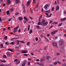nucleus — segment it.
<instances>
[{
	"label": "nucleus",
	"mask_w": 66,
	"mask_h": 66,
	"mask_svg": "<svg viewBox=\"0 0 66 66\" xmlns=\"http://www.w3.org/2000/svg\"><path fill=\"white\" fill-rule=\"evenodd\" d=\"M15 2L16 3H20V1L19 0H15Z\"/></svg>",
	"instance_id": "nucleus-12"
},
{
	"label": "nucleus",
	"mask_w": 66,
	"mask_h": 66,
	"mask_svg": "<svg viewBox=\"0 0 66 66\" xmlns=\"http://www.w3.org/2000/svg\"><path fill=\"white\" fill-rule=\"evenodd\" d=\"M31 2V1H28L27 2L26 4L27 6H29L30 5Z\"/></svg>",
	"instance_id": "nucleus-2"
},
{
	"label": "nucleus",
	"mask_w": 66,
	"mask_h": 66,
	"mask_svg": "<svg viewBox=\"0 0 66 66\" xmlns=\"http://www.w3.org/2000/svg\"><path fill=\"white\" fill-rule=\"evenodd\" d=\"M24 55H25V56H28V55H27V54H25Z\"/></svg>",
	"instance_id": "nucleus-58"
},
{
	"label": "nucleus",
	"mask_w": 66,
	"mask_h": 66,
	"mask_svg": "<svg viewBox=\"0 0 66 66\" xmlns=\"http://www.w3.org/2000/svg\"><path fill=\"white\" fill-rule=\"evenodd\" d=\"M41 24V23L40 22H38V25H40Z\"/></svg>",
	"instance_id": "nucleus-41"
},
{
	"label": "nucleus",
	"mask_w": 66,
	"mask_h": 66,
	"mask_svg": "<svg viewBox=\"0 0 66 66\" xmlns=\"http://www.w3.org/2000/svg\"><path fill=\"white\" fill-rule=\"evenodd\" d=\"M65 20H66V18H64L63 19H61V21H62Z\"/></svg>",
	"instance_id": "nucleus-13"
},
{
	"label": "nucleus",
	"mask_w": 66,
	"mask_h": 66,
	"mask_svg": "<svg viewBox=\"0 0 66 66\" xmlns=\"http://www.w3.org/2000/svg\"><path fill=\"white\" fill-rule=\"evenodd\" d=\"M19 28V26L18 25V26H17V27H15V28H14V32H16L17 31H18V28Z\"/></svg>",
	"instance_id": "nucleus-1"
},
{
	"label": "nucleus",
	"mask_w": 66,
	"mask_h": 66,
	"mask_svg": "<svg viewBox=\"0 0 66 66\" xmlns=\"http://www.w3.org/2000/svg\"><path fill=\"white\" fill-rule=\"evenodd\" d=\"M52 15V14H50V16L48 15V16H47V18L50 17L51 16V15Z\"/></svg>",
	"instance_id": "nucleus-26"
},
{
	"label": "nucleus",
	"mask_w": 66,
	"mask_h": 66,
	"mask_svg": "<svg viewBox=\"0 0 66 66\" xmlns=\"http://www.w3.org/2000/svg\"><path fill=\"white\" fill-rule=\"evenodd\" d=\"M45 38L46 41H47V42H48L49 40H48V39H47V38L46 37H45Z\"/></svg>",
	"instance_id": "nucleus-28"
},
{
	"label": "nucleus",
	"mask_w": 66,
	"mask_h": 66,
	"mask_svg": "<svg viewBox=\"0 0 66 66\" xmlns=\"http://www.w3.org/2000/svg\"><path fill=\"white\" fill-rule=\"evenodd\" d=\"M28 20H27V21H24V23L25 24V23H28Z\"/></svg>",
	"instance_id": "nucleus-16"
},
{
	"label": "nucleus",
	"mask_w": 66,
	"mask_h": 66,
	"mask_svg": "<svg viewBox=\"0 0 66 66\" xmlns=\"http://www.w3.org/2000/svg\"><path fill=\"white\" fill-rule=\"evenodd\" d=\"M17 61H18V60H17V59H15L14 60V62H17Z\"/></svg>",
	"instance_id": "nucleus-48"
},
{
	"label": "nucleus",
	"mask_w": 66,
	"mask_h": 66,
	"mask_svg": "<svg viewBox=\"0 0 66 66\" xmlns=\"http://www.w3.org/2000/svg\"><path fill=\"white\" fill-rule=\"evenodd\" d=\"M50 58V56H47L46 57V59L47 60H48Z\"/></svg>",
	"instance_id": "nucleus-22"
},
{
	"label": "nucleus",
	"mask_w": 66,
	"mask_h": 66,
	"mask_svg": "<svg viewBox=\"0 0 66 66\" xmlns=\"http://www.w3.org/2000/svg\"><path fill=\"white\" fill-rule=\"evenodd\" d=\"M22 53H28V51H22Z\"/></svg>",
	"instance_id": "nucleus-11"
},
{
	"label": "nucleus",
	"mask_w": 66,
	"mask_h": 66,
	"mask_svg": "<svg viewBox=\"0 0 66 66\" xmlns=\"http://www.w3.org/2000/svg\"><path fill=\"white\" fill-rule=\"evenodd\" d=\"M22 6L23 8V9H24V7H25V6H24V5L22 4Z\"/></svg>",
	"instance_id": "nucleus-31"
},
{
	"label": "nucleus",
	"mask_w": 66,
	"mask_h": 66,
	"mask_svg": "<svg viewBox=\"0 0 66 66\" xmlns=\"http://www.w3.org/2000/svg\"><path fill=\"white\" fill-rule=\"evenodd\" d=\"M38 64L40 65V66H42V64L40 63H38Z\"/></svg>",
	"instance_id": "nucleus-53"
},
{
	"label": "nucleus",
	"mask_w": 66,
	"mask_h": 66,
	"mask_svg": "<svg viewBox=\"0 0 66 66\" xmlns=\"http://www.w3.org/2000/svg\"><path fill=\"white\" fill-rule=\"evenodd\" d=\"M23 10H24V11H23V12L24 13H26V10H25V9L24 8Z\"/></svg>",
	"instance_id": "nucleus-39"
},
{
	"label": "nucleus",
	"mask_w": 66,
	"mask_h": 66,
	"mask_svg": "<svg viewBox=\"0 0 66 66\" xmlns=\"http://www.w3.org/2000/svg\"><path fill=\"white\" fill-rule=\"evenodd\" d=\"M30 42H28L27 43V46H29V45H30Z\"/></svg>",
	"instance_id": "nucleus-34"
},
{
	"label": "nucleus",
	"mask_w": 66,
	"mask_h": 66,
	"mask_svg": "<svg viewBox=\"0 0 66 66\" xmlns=\"http://www.w3.org/2000/svg\"><path fill=\"white\" fill-rule=\"evenodd\" d=\"M58 31V30H56L55 31H54L53 32H52V34H55L56 33V32H57Z\"/></svg>",
	"instance_id": "nucleus-9"
},
{
	"label": "nucleus",
	"mask_w": 66,
	"mask_h": 66,
	"mask_svg": "<svg viewBox=\"0 0 66 66\" xmlns=\"http://www.w3.org/2000/svg\"><path fill=\"white\" fill-rule=\"evenodd\" d=\"M3 57H4V58H6V56L5 55H3Z\"/></svg>",
	"instance_id": "nucleus-29"
},
{
	"label": "nucleus",
	"mask_w": 66,
	"mask_h": 66,
	"mask_svg": "<svg viewBox=\"0 0 66 66\" xmlns=\"http://www.w3.org/2000/svg\"><path fill=\"white\" fill-rule=\"evenodd\" d=\"M3 62V63H5V62H6V61L4 60H3L2 61Z\"/></svg>",
	"instance_id": "nucleus-51"
},
{
	"label": "nucleus",
	"mask_w": 66,
	"mask_h": 66,
	"mask_svg": "<svg viewBox=\"0 0 66 66\" xmlns=\"http://www.w3.org/2000/svg\"><path fill=\"white\" fill-rule=\"evenodd\" d=\"M41 37L42 38H43L44 37V36H43V35H41Z\"/></svg>",
	"instance_id": "nucleus-61"
},
{
	"label": "nucleus",
	"mask_w": 66,
	"mask_h": 66,
	"mask_svg": "<svg viewBox=\"0 0 66 66\" xmlns=\"http://www.w3.org/2000/svg\"><path fill=\"white\" fill-rule=\"evenodd\" d=\"M19 14V13L16 12L15 13V14L16 15H18Z\"/></svg>",
	"instance_id": "nucleus-33"
},
{
	"label": "nucleus",
	"mask_w": 66,
	"mask_h": 66,
	"mask_svg": "<svg viewBox=\"0 0 66 66\" xmlns=\"http://www.w3.org/2000/svg\"><path fill=\"white\" fill-rule=\"evenodd\" d=\"M11 11V12H12V11H13V8H11V9L10 10Z\"/></svg>",
	"instance_id": "nucleus-57"
},
{
	"label": "nucleus",
	"mask_w": 66,
	"mask_h": 66,
	"mask_svg": "<svg viewBox=\"0 0 66 66\" xmlns=\"http://www.w3.org/2000/svg\"><path fill=\"white\" fill-rule=\"evenodd\" d=\"M36 41H37L38 40V38L37 37L35 38Z\"/></svg>",
	"instance_id": "nucleus-44"
},
{
	"label": "nucleus",
	"mask_w": 66,
	"mask_h": 66,
	"mask_svg": "<svg viewBox=\"0 0 66 66\" xmlns=\"http://www.w3.org/2000/svg\"><path fill=\"white\" fill-rule=\"evenodd\" d=\"M12 20V19H11V18H10V19H9V21H11V20Z\"/></svg>",
	"instance_id": "nucleus-56"
},
{
	"label": "nucleus",
	"mask_w": 66,
	"mask_h": 66,
	"mask_svg": "<svg viewBox=\"0 0 66 66\" xmlns=\"http://www.w3.org/2000/svg\"><path fill=\"white\" fill-rule=\"evenodd\" d=\"M48 13H47H47H45V15H47V16H49L48 15Z\"/></svg>",
	"instance_id": "nucleus-32"
},
{
	"label": "nucleus",
	"mask_w": 66,
	"mask_h": 66,
	"mask_svg": "<svg viewBox=\"0 0 66 66\" xmlns=\"http://www.w3.org/2000/svg\"><path fill=\"white\" fill-rule=\"evenodd\" d=\"M58 63L59 64H61V62H60L59 61H58Z\"/></svg>",
	"instance_id": "nucleus-50"
},
{
	"label": "nucleus",
	"mask_w": 66,
	"mask_h": 66,
	"mask_svg": "<svg viewBox=\"0 0 66 66\" xmlns=\"http://www.w3.org/2000/svg\"><path fill=\"white\" fill-rule=\"evenodd\" d=\"M49 5L46 4L44 7L45 9V10H47V7H49Z\"/></svg>",
	"instance_id": "nucleus-5"
},
{
	"label": "nucleus",
	"mask_w": 66,
	"mask_h": 66,
	"mask_svg": "<svg viewBox=\"0 0 66 66\" xmlns=\"http://www.w3.org/2000/svg\"><path fill=\"white\" fill-rule=\"evenodd\" d=\"M31 13V14H33V11L31 10L30 12Z\"/></svg>",
	"instance_id": "nucleus-55"
},
{
	"label": "nucleus",
	"mask_w": 66,
	"mask_h": 66,
	"mask_svg": "<svg viewBox=\"0 0 66 66\" xmlns=\"http://www.w3.org/2000/svg\"><path fill=\"white\" fill-rule=\"evenodd\" d=\"M57 62H55L54 63V65H56L57 64Z\"/></svg>",
	"instance_id": "nucleus-30"
},
{
	"label": "nucleus",
	"mask_w": 66,
	"mask_h": 66,
	"mask_svg": "<svg viewBox=\"0 0 66 66\" xmlns=\"http://www.w3.org/2000/svg\"><path fill=\"white\" fill-rule=\"evenodd\" d=\"M8 50L9 51H11V52H13V51H14V50H13L9 49H8Z\"/></svg>",
	"instance_id": "nucleus-18"
},
{
	"label": "nucleus",
	"mask_w": 66,
	"mask_h": 66,
	"mask_svg": "<svg viewBox=\"0 0 66 66\" xmlns=\"http://www.w3.org/2000/svg\"><path fill=\"white\" fill-rule=\"evenodd\" d=\"M1 47V48H2L3 47V44H1L0 45Z\"/></svg>",
	"instance_id": "nucleus-20"
},
{
	"label": "nucleus",
	"mask_w": 66,
	"mask_h": 66,
	"mask_svg": "<svg viewBox=\"0 0 66 66\" xmlns=\"http://www.w3.org/2000/svg\"><path fill=\"white\" fill-rule=\"evenodd\" d=\"M32 60V59L31 58H28V61H31Z\"/></svg>",
	"instance_id": "nucleus-46"
},
{
	"label": "nucleus",
	"mask_w": 66,
	"mask_h": 66,
	"mask_svg": "<svg viewBox=\"0 0 66 66\" xmlns=\"http://www.w3.org/2000/svg\"><path fill=\"white\" fill-rule=\"evenodd\" d=\"M6 14L7 15H9L10 14V13L9 12V11H7L6 12Z\"/></svg>",
	"instance_id": "nucleus-21"
},
{
	"label": "nucleus",
	"mask_w": 66,
	"mask_h": 66,
	"mask_svg": "<svg viewBox=\"0 0 66 66\" xmlns=\"http://www.w3.org/2000/svg\"><path fill=\"white\" fill-rule=\"evenodd\" d=\"M2 1H3V0H0V3H1L2 2Z\"/></svg>",
	"instance_id": "nucleus-49"
},
{
	"label": "nucleus",
	"mask_w": 66,
	"mask_h": 66,
	"mask_svg": "<svg viewBox=\"0 0 66 66\" xmlns=\"http://www.w3.org/2000/svg\"><path fill=\"white\" fill-rule=\"evenodd\" d=\"M54 9L53 7H52V8L51 10L52 11H54Z\"/></svg>",
	"instance_id": "nucleus-40"
},
{
	"label": "nucleus",
	"mask_w": 66,
	"mask_h": 66,
	"mask_svg": "<svg viewBox=\"0 0 66 66\" xmlns=\"http://www.w3.org/2000/svg\"><path fill=\"white\" fill-rule=\"evenodd\" d=\"M12 3V2L10 1H7V2L6 4L7 5L10 4Z\"/></svg>",
	"instance_id": "nucleus-3"
},
{
	"label": "nucleus",
	"mask_w": 66,
	"mask_h": 66,
	"mask_svg": "<svg viewBox=\"0 0 66 66\" xmlns=\"http://www.w3.org/2000/svg\"><path fill=\"white\" fill-rule=\"evenodd\" d=\"M45 65V64L44 63H42L41 66H44Z\"/></svg>",
	"instance_id": "nucleus-43"
},
{
	"label": "nucleus",
	"mask_w": 66,
	"mask_h": 66,
	"mask_svg": "<svg viewBox=\"0 0 66 66\" xmlns=\"http://www.w3.org/2000/svg\"><path fill=\"white\" fill-rule=\"evenodd\" d=\"M48 23L47 22H46V23L44 22L43 23H42V24H43V26H47Z\"/></svg>",
	"instance_id": "nucleus-6"
},
{
	"label": "nucleus",
	"mask_w": 66,
	"mask_h": 66,
	"mask_svg": "<svg viewBox=\"0 0 66 66\" xmlns=\"http://www.w3.org/2000/svg\"><path fill=\"white\" fill-rule=\"evenodd\" d=\"M38 5H37L36 6V9H37V8H38Z\"/></svg>",
	"instance_id": "nucleus-47"
},
{
	"label": "nucleus",
	"mask_w": 66,
	"mask_h": 66,
	"mask_svg": "<svg viewBox=\"0 0 66 66\" xmlns=\"http://www.w3.org/2000/svg\"><path fill=\"white\" fill-rule=\"evenodd\" d=\"M7 56L8 57H11V56H12L9 53H7Z\"/></svg>",
	"instance_id": "nucleus-7"
},
{
	"label": "nucleus",
	"mask_w": 66,
	"mask_h": 66,
	"mask_svg": "<svg viewBox=\"0 0 66 66\" xmlns=\"http://www.w3.org/2000/svg\"><path fill=\"white\" fill-rule=\"evenodd\" d=\"M20 42L21 43H23V44H24V41H20Z\"/></svg>",
	"instance_id": "nucleus-36"
},
{
	"label": "nucleus",
	"mask_w": 66,
	"mask_h": 66,
	"mask_svg": "<svg viewBox=\"0 0 66 66\" xmlns=\"http://www.w3.org/2000/svg\"><path fill=\"white\" fill-rule=\"evenodd\" d=\"M60 43L61 45H62V44H64V42H63V40H60Z\"/></svg>",
	"instance_id": "nucleus-10"
},
{
	"label": "nucleus",
	"mask_w": 66,
	"mask_h": 66,
	"mask_svg": "<svg viewBox=\"0 0 66 66\" xmlns=\"http://www.w3.org/2000/svg\"><path fill=\"white\" fill-rule=\"evenodd\" d=\"M10 44H12V45H14L15 44V43H14L13 42H11L10 43Z\"/></svg>",
	"instance_id": "nucleus-24"
},
{
	"label": "nucleus",
	"mask_w": 66,
	"mask_h": 66,
	"mask_svg": "<svg viewBox=\"0 0 66 66\" xmlns=\"http://www.w3.org/2000/svg\"><path fill=\"white\" fill-rule=\"evenodd\" d=\"M30 30V25H28V31H29Z\"/></svg>",
	"instance_id": "nucleus-42"
},
{
	"label": "nucleus",
	"mask_w": 66,
	"mask_h": 66,
	"mask_svg": "<svg viewBox=\"0 0 66 66\" xmlns=\"http://www.w3.org/2000/svg\"><path fill=\"white\" fill-rule=\"evenodd\" d=\"M26 63V60H24L23 63L22 64V66H25V65Z\"/></svg>",
	"instance_id": "nucleus-4"
},
{
	"label": "nucleus",
	"mask_w": 66,
	"mask_h": 66,
	"mask_svg": "<svg viewBox=\"0 0 66 66\" xmlns=\"http://www.w3.org/2000/svg\"><path fill=\"white\" fill-rule=\"evenodd\" d=\"M46 13H50V9H49V10L47 11H46Z\"/></svg>",
	"instance_id": "nucleus-19"
},
{
	"label": "nucleus",
	"mask_w": 66,
	"mask_h": 66,
	"mask_svg": "<svg viewBox=\"0 0 66 66\" xmlns=\"http://www.w3.org/2000/svg\"><path fill=\"white\" fill-rule=\"evenodd\" d=\"M0 66H4V65H3V64H2L0 65Z\"/></svg>",
	"instance_id": "nucleus-64"
},
{
	"label": "nucleus",
	"mask_w": 66,
	"mask_h": 66,
	"mask_svg": "<svg viewBox=\"0 0 66 66\" xmlns=\"http://www.w3.org/2000/svg\"><path fill=\"white\" fill-rule=\"evenodd\" d=\"M52 22V21L50 20V22L49 23H51Z\"/></svg>",
	"instance_id": "nucleus-52"
},
{
	"label": "nucleus",
	"mask_w": 66,
	"mask_h": 66,
	"mask_svg": "<svg viewBox=\"0 0 66 66\" xmlns=\"http://www.w3.org/2000/svg\"><path fill=\"white\" fill-rule=\"evenodd\" d=\"M32 32H33V31L32 30H30L29 31V32L30 33V34H31V33H32Z\"/></svg>",
	"instance_id": "nucleus-23"
},
{
	"label": "nucleus",
	"mask_w": 66,
	"mask_h": 66,
	"mask_svg": "<svg viewBox=\"0 0 66 66\" xmlns=\"http://www.w3.org/2000/svg\"><path fill=\"white\" fill-rule=\"evenodd\" d=\"M45 22V20H43L42 22V24H43V23H44Z\"/></svg>",
	"instance_id": "nucleus-35"
},
{
	"label": "nucleus",
	"mask_w": 66,
	"mask_h": 66,
	"mask_svg": "<svg viewBox=\"0 0 66 66\" xmlns=\"http://www.w3.org/2000/svg\"><path fill=\"white\" fill-rule=\"evenodd\" d=\"M53 46H55L56 47H57V44L56 43L53 42Z\"/></svg>",
	"instance_id": "nucleus-8"
},
{
	"label": "nucleus",
	"mask_w": 66,
	"mask_h": 66,
	"mask_svg": "<svg viewBox=\"0 0 66 66\" xmlns=\"http://www.w3.org/2000/svg\"><path fill=\"white\" fill-rule=\"evenodd\" d=\"M37 29H39V28H40V27H39V26L38 25H37Z\"/></svg>",
	"instance_id": "nucleus-37"
},
{
	"label": "nucleus",
	"mask_w": 66,
	"mask_h": 66,
	"mask_svg": "<svg viewBox=\"0 0 66 66\" xmlns=\"http://www.w3.org/2000/svg\"><path fill=\"white\" fill-rule=\"evenodd\" d=\"M4 38H5V40H6V39L7 38V37L6 36H5L4 37Z\"/></svg>",
	"instance_id": "nucleus-38"
},
{
	"label": "nucleus",
	"mask_w": 66,
	"mask_h": 66,
	"mask_svg": "<svg viewBox=\"0 0 66 66\" xmlns=\"http://www.w3.org/2000/svg\"><path fill=\"white\" fill-rule=\"evenodd\" d=\"M64 14H65V15L66 16V12L65 11L64 12Z\"/></svg>",
	"instance_id": "nucleus-54"
},
{
	"label": "nucleus",
	"mask_w": 66,
	"mask_h": 66,
	"mask_svg": "<svg viewBox=\"0 0 66 66\" xmlns=\"http://www.w3.org/2000/svg\"><path fill=\"white\" fill-rule=\"evenodd\" d=\"M3 5L4 6H5V4H3Z\"/></svg>",
	"instance_id": "nucleus-62"
},
{
	"label": "nucleus",
	"mask_w": 66,
	"mask_h": 66,
	"mask_svg": "<svg viewBox=\"0 0 66 66\" xmlns=\"http://www.w3.org/2000/svg\"><path fill=\"white\" fill-rule=\"evenodd\" d=\"M41 61H42V62L43 61H44L43 59V58H42V59H41Z\"/></svg>",
	"instance_id": "nucleus-60"
},
{
	"label": "nucleus",
	"mask_w": 66,
	"mask_h": 66,
	"mask_svg": "<svg viewBox=\"0 0 66 66\" xmlns=\"http://www.w3.org/2000/svg\"><path fill=\"white\" fill-rule=\"evenodd\" d=\"M20 63V62L19 61L17 62V63H16V65H17V64H19Z\"/></svg>",
	"instance_id": "nucleus-25"
},
{
	"label": "nucleus",
	"mask_w": 66,
	"mask_h": 66,
	"mask_svg": "<svg viewBox=\"0 0 66 66\" xmlns=\"http://www.w3.org/2000/svg\"><path fill=\"white\" fill-rule=\"evenodd\" d=\"M24 19L25 20V21L28 20V18H27L26 16L24 17Z\"/></svg>",
	"instance_id": "nucleus-14"
},
{
	"label": "nucleus",
	"mask_w": 66,
	"mask_h": 66,
	"mask_svg": "<svg viewBox=\"0 0 66 66\" xmlns=\"http://www.w3.org/2000/svg\"><path fill=\"white\" fill-rule=\"evenodd\" d=\"M64 36L65 37H66V34H65L64 35Z\"/></svg>",
	"instance_id": "nucleus-63"
},
{
	"label": "nucleus",
	"mask_w": 66,
	"mask_h": 66,
	"mask_svg": "<svg viewBox=\"0 0 66 66\" xmlns=\"http://www.w3.org/2000/svg\"><path fill=\"white\" fill-rule=\"evenodd\" d=\"M18 19L19 20H22L23 19L20 16H19L18 18Z\"/></svg>",
	"instance_id": "nucleus-15"
},
{
	"label": "nucleus",
	"mask_w": 66,
	"mask_h": 66,
	"mask_svg": "<svg viewBox=\"0 0 66 66\" xmlns=\"http://www.w3.org/2000/svg\"><path fill=\"white\" fill-rule=\"evenodd\" d=\"M39 61V60L38 59H37L36 60V61H37V62H38V61Z\"/></svg>",
	"instance_id": "nucleus-59"
},
{
	"label": "nucleus",
	"mask_w": 66,
	"mask_h": 66,
	"mask_svg": "<svg viewBox=\"0 0 66 66\" xmlns=\"http://www.w3.org/2000/svg\"><path fill=\"white\" fill-rule=\"evenodd\" d=\"M16 42H17V43H18V44H17V45H19V40H17Z\"/></svg>",
	"instance_id": "nucleus-27"
},
{
	"label": "nucleus",
	"mask_w": 66,
	"mask_h": 66,
	"mask_svg": "<svg viewBox=\"0 0 66 66\" xmlns=\"http://www.w3.org/2000/svg\"><path fill=\"white\" fill-rule=\"evenodd\" d=\"M56 11H58L59 10V6H57L56 8Z\"/></svg>",
	"instance_id": "nucleus-17"
},
{
	"label": "nucleus",
	"mask_w": 66,
	"mask_h": 66,
	"mask_svg": "<svg viewBox=\"0 0 66 66\" xmlns=\"http://www.w3.org/2000/svg\"><path fill=\"white\" fill-rule=\"evenodd\" d=\"M62 25V24L61 23V24H59L58 26V27H60V26H61Z\"/></svg>",
	"instance_id": "nucleus-45"
}]
</instances>
